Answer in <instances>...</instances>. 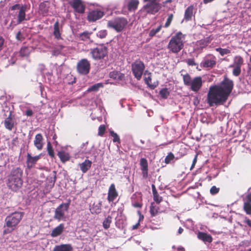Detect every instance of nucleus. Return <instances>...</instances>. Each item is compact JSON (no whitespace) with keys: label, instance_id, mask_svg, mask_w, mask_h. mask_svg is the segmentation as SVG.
I'll list each match as a JSON object with an SVG mask.
<instances>
[{"label":"nucleus","instance_id":"2f4dec72","mask_svg":"<svg viewBox=\"0 0 251 251\" xmlns=\"http://www.w3.org/2000/svg\"><path fill=\"white\" fill-rule=\"evenodd\" d=\"M92 32L86 31L79 34L78 37L79 40L83 41H87L90 39V35L92 34Z\"/></svg>","mask_w":251,"mask_h":251},{"label":"nucleus","instance_id":"6ab92c4d","mask_svg":"<svg viewBox=\"0 0 251 251\" xmlns=\"http://www.w3.org/2000/svg\"><path fill=\"white\" fill-rule=\"evenodd\" d=\"M40 155L32 156L30 154L27 153L26 159V165L28 169H31L36 163L37 161L40 158Z\"/></svg>","mask_w":251,"mask_h":251},{"label":"nucleus","instance_id":"680f3d73","mask_svg":"<svg viewBox=\"0 0 251 251\" xmlns=\"http://www.w3.org/2000/svg\"><path fill=\"white\" fill-rule=\"evenodd\" d=\"M244 223L251 228V220L250 219L246 217L244 221Z\"/></svg>","mask_w":251,"mask_h":251},{"label":"nucleus","instance_id":"f3484780","mask_svg":"<svg viewBox=\"0 0 251 251\" xmlns=\"http://www.w3.org/2000/svg\"><path fill=\"white\" fill-rule=\"evenodd\" d=\"M140 165L143 177L146 179L148 177V164L147 160L145 158H142L140 160Z\"/></svg>","mask_w":251,"mask_h":251},{"label":"nucleus","instance_id":"3c124183","mask_svg":"<svg viewBox=\"0 0 251 251\" xmlns=\"http://www.w3.org/2000/svg\"><path fill=\"white\" fill-rule=\"evenodd\" d=\"M173 18H174V15L173 14H170L169 15V16L167 19V21L165 24V25H164L165 27L167 28L170 25L173 21Z\"/></svg>","mask_w":251,"mask_h":251},{"label":"nucleus","instance_id":"0eeeda50","mask_svg":"<svg viewBox=\"0 0 251 251\" xmlns=\"http://www.w3.org/2000/svg\"><path fill=\"white\" fill-rule=\"evenodd\" d=\"M131 67L134 77L137 80H140L145 69L144 63L140 59H137L132 63Z\"/></svg>","mask_w":251,"mask_h":251},{"label":"nucleus","instance_id":"37998d69","mask_svg":"<svg viewBox=\"0 0 251 251\" xmlns=\"http://www.w3.org/2000/svg\"><path fill=\"white\" fill-rule=\"evenodd\" d=\"M216 51L219 52L220 55L222 56L226 54H229L231 52L230 50L227 49H223L221 48H218L215 49Z\"/></svg>","mask_w":251,"mask_h":251},{"label":"nucleus","instance_id":"b1692460","mask_svg":"<svg viewBox=\"0 0 251 251\" xmlns=\"http://www.w3.org/2000/svg\"><path fill=\"white\" fill-rule=\"evenodd\" d=\"M57 155L60 158L61 162L63 163L69 161L71 158L69 153L64 150L58 151Z\"/></svg>","mask_w":251,"mask_h":251},{"label":"nucleus","instance_id":"6e6552de","mask_svg":"<svg viewBox=\"0 0 251 251\" xmlns=\"http://www.w3.org/2000/svg\"><path fill=\"white\" fill-rule=\"evenodd\" d=\"M70 202L62 203L55 210L53 218L58 221H65L66 214L68 213Z\"/></svg>","mask_w":251,"mask_h":251},{"label":"nucleus","instance_id":"9b49d317","mask_svg":"<svg viewBox=\"0 0 251 251\" xmlns=\"http://www.w3.org/2000/svg\"><path fill=\"white\" fill-rule=\"evenodd\" d=\"M217 63L216 57L213 54H207L201 63V67L206 68H213Z\"/></svg>","mask_w":251,"mask_h":251},{"label":"nucleus","instance_id":"de8ad7c7","mask_svg":"<svg viewBox=\"0 0 251 251\" xmlns=\"http://www.w3.org/2000/svg\"><path fill=\"white\" fill-rule=\"evenodd\" d=\"M175 158V156L174 154L170 152H169L168 155L166 156L165 158V163L166 164H169L170 163L171 161H172Z\"/></svg>","mask_w":251,"mask_h":251},{"label":"nucleus","instance_id":"49530a36","mask_svg":"<svg viewBox=\"0 0 251 251\" xmlns=\"http://www.w3.org/2000/svg\"><path fill=\"white\" fill-rule=\"evenodd\" d=\"M162 28V25H159L156 29H151L149 33V36L152 37L159 32Z\"/></svg>","mask_w":251,"mask_h":251},{"label":"nucleus","instance_id":"5fc2aeb1","mask_svg":"<svg viewBox=\"0 0 251 251\" xmlns=\"http://www.w3.org/2000/svg\"><path fill=\"white\" fill-rule=\"evenodd\" d=\"M186 63L189 66H196L197 65V63H195V60L194 58H189L186 60Z\"/></svg>","mask_w":251,"mask_h":251},{"label":"nucleus","instance_id":"72a5a7b5","mask_svg":"<svg viewBox=\"0 0 251 251\" xmlns=\"http://www.w3.org/2000/svg\"><path fill=\"white\" fill-rule=\"evenodd\" d=\"M30 53V49L27 47H22L20 51L19 54L21 57H27Z\"/></svg>","mask_w":251,"mask_h":251},{"label":"nucleus","instance_id":"bf43d9fd","mask_svg":"<svg viewBox=\"0 0 251 251\" xmlns=\"http://www.w3.org/2000/svg\"><path fill=\"white\" fill-rule=\"evenodd\" d=\"M21 8V5L19 4H16L13 5L10 7V9L11 10H15L16 9H19L20 10V8Z\"/></svg>","mask_w":251,"mask_h":251},{"label":"nucleus","instance_id":"e433bc0d","mask_svg":"<svg viewBox=\"0 0 251 251\" xmlns=\"http://www.w3.org/2000/svg\"><path fill=\"white\" fill-rule=\"evenodd\" d=\"M148 76L147 77H145V78H144V81H145V82L146 84L148 85V86L151 88V89H154L156 85H154V84H152L151 83V73H149L148 74Z\"/></svg>","mask_w":251,"mask_h":251},{"label":"nucleus","instance_id":"1a4fd4ad","mask_svg":"<svg viewBox=\"0 0 251 251\" xmlns=\"http://www.w3.org/2000/svg\"><path fill=\"white\" fill-rule=\"evenodd\" d=\"M90 53L94 60H100L107 56L108 49L103 45H99L90 50Z\"/></svg>","mask_w":251,"mask_h":251},{"label":"nucleus","instance_id":"ddd939ff","mask_svg":"<svg viewBox=\"0 0 251 251\" xmlns=\"http://www.w3.org/2000/svg\"><path fill=\"white\" fill-rule=\"evenodd\" d=\"M104 15V12L100 9H96L89 12L87 20L89 22H94L101 19Z\"/></svg>","mask_w":251,"mask_h":251},{"label":"nucleus","instance_id":"e2e57ef3","mask_svg":"<svg viewBox=\"0 0 251 251\" xmlns=\"http://www.w3.org/2000/svg\"><path fill=\"white\" fill-rule=\"evenodd\" d=\"M246 202L251 203V193L248 194L246 197Z\"/></svg>","mask_w":251,"mask_h":251},{"label":"nucleus","instance_id":"c9c22d12","mask_svg":"<svg viewBox=\"0 0 251 251\" xmlns=\"http://www.w3.org/2000/svg\"><path fill=\"white\" fill-rule=\"evenodd\" d=\"M159 208L156 206L153 202H152L150 207V213L151 217H154L157 215L159 212Z\"/></svg>","mask_w":251,"mask_h":251},{"label":"nucleus","instance_id":"cd10ccee","mask_svg":"<svg viewBox=\"0 0 251 251\" xmlns=\"http://www.w3.org/2000/svg\"><path fill=\"white\" fill-rule=\"evenodd\" d=\"M11 113H10L9 115L6 118L4 122L5 127L9 130H11L14 126V122L11 117Z\"/></svg>","mask_w":251,"mask_h":251},{"label":"nucleus","instance_id":"bb28decb","mask_svg":"<svg viewBox=\"0 0 251 251\" xmlns=\"http://www.w3.org/2000/svg\"><path fill=\"white\" fill-rule=\"evenodd\" d=\"M53 34L56 40L62 39L59 28V23L58 21L55 22L53 25Z\"/></svg>","mask_w":251,"mask_h":251},{"label":"nucleus","instance_id":"a211bd4d","mask_svg":"<svg viewBox=\"0 0 251 251\" xmlns=\"http://www.w3.org/2000/svg\"><path fill=\"white\" fill-rule=\"evenodd\" d=\"M212 38L210 36L207 37L204 39H202L197 41L196 43V46L198 50H202L208 46V45L211 42Z\"/></svg>","mask_w":251,"mask_h":251},{"label":"nucleus","instance_id":"4468645a","mask_svg":"<svg viewBox=\"0 0 251 251\" xmlns=\"http://www.w3.org/2000/svg\"><path fill=\"white\" fill-rule=\"evenodd\" d=\"M202 81L201 76H197L192 79V81L190 85V89L192 91L197 92L202 87Z\"/></svg>","mask_w":251,"mask_h":251},{"label":"nucleus","instance_id":"7c9ffc66","mask_svg":"<svg viewBox=\"0 0 251 251\" xmlns=\"http://www.w3.org/2000/svg\"><path fill=\"white\" fill-rule=\"evenodd\" d=\"M101 210V204L99 202L98 203H94L90 207V211L92 214H99L100 213Z\"/></svg>","mask_w":251,"mask_h":251},{"label":"nucleus","instance_id":"9d476101","mask_svg":"<svg viewBox=\"0 0 251 251\" xmlns=\"http://www.w3.org/2000/svg\"><path fill=\"white\" fill-rule=\"evenodd\" d=\"M76 70L77 72L81 75H87L90 70V63L85 58L81 59L77 64Z\"/></svg>","mask_w":251,"mask_h":251},{"label":"nucleus","instance_id":"f8f14e48","mask_svg":"<svg viewBox=\"0 0 251 251\" xmlns=\"http://www.w3.org/2000/svg\"><path fill=\"white\" fill-rule=\"evenodd\" d=\"M70 5L74 11L79 14H83L85 10V5L81 0H72Z\"/></svg>","mask_w":251,"mask_h":251},{"label":"nucleus","instance_id":"8fccbe9b","mask_svg":"<svg viewBox=\"0 0 251 251\" xmlns=\"http://www.w3.org/2000/svg\"><path fill=\"white\" fill-rule=\"evenodd\" d=\"M153 200L154 201L156 202V203L159 204L162 201V197L159 196L158 192H156L153 194Z\"/></svg>","mask_w":251,"mask_h":251},{"label":"nucleus","instance_id":"5701e85b","mask_svg":"<svg viewBox=\"0 0 251 251\" xmlns=\"http://www.w3.org/2000/svg\"><path fill=\"white\" fill-rule=\"evenodd\" d=\"M64 229V224H60L55 227L51 231L50 236L52 237H56L62 234Z\"/></svg>","mask_w":251,"mask_h":251},{"label":"nucleus","instance_id":"39448f33","mask_svg":"<svg viewBox=\"0 0 251 251\" xmlns=\"http://www.w3.org/2000/svg\"><path fill=\"white\" fill-rule=\"evenodd\" d=\"M128 21L125 17H116L107 22V27L117 32L123 31L127 26Z\"/></svg>","mask_w":251,"mask_h":251},{"label":"nucleus","instance_id":"dca6fc26","mask_svg":"<svg viewBox=\"0 0 251 251\" xmlns=\"http://www.w3.org/2000/svg\"><path fill=\"white\" fill-rule=\"evenodd\" d=\"M27 9V6L26 4L21 5V8L18 12L17 25L20 24L24 21L26 20L25 12Z\"/></svg>","mask_w":251,"mask_h":251},{"label":"nucleus","instance_id":"4be33fe9","mask_svg":"<svg viewBox=\"0 0 251 251\" xmlns=\"http://www.w3.org/2000/svg\"><path fill=\"white\" fill-rule=\"evenodd\" d=\"M197 236L199 239L202 241L204 243L207 242L210 243L212 242L213 238L212 236L206 233L199 231Z\"/></svg>","mask_w":251,"mask_h":251},{"label":"nucleus","instance_id":"f03ea898","mask_svg":"<svg viewBox=\"0 0 251 251\" xmlns=\"http://www.w3.org/2000/svg\"><path fill=\"white\" fill-rule=\"evenodd\" d=\"M23 172L20 167L13 168L7 176L6 181L8 188L15 192L18 191L22 186Z\"/></svg>","mask_w":251,"mask_h":251},{"label":"nucleus","instance_id":"ea45409f","mask_svg":"<svg viewBox=\"0 0 251 251\" xmlns=\"http://www.w3.org/2000/svg\"><path fill=\"white\" fill-rule=\"evenodd\" d=\"M47 150L48 153L49 155L51 158L55 157V155H54V152L53 148L51 145L50 142L49 141L48 142V143H47Z\"/></svg>","mask_w":251,"mask_h":251},{"label":"nucleus","instance_id":"473e14b6","mask_svg":"<svg viewBox=\"0 0 251 251\" xmlns=\"http://www.w3.org/2000/svg\"><path fill=\"white\" fill-rule=\"evenodd\" d=\"M112 222V217L110 215H108L107 217H106L103 222H102V226L105 229H107L110 226V225Z\"/></svg>","mask_w":251,"mask_h":251},{"label":"nucleus","instance_id":"774afa93","mask_svg":"<svg viewBox=\"0 0 251 251\" xmlns=\"http://www.w3.org/2000/svg\"><path fill=\"white\" fill-rule=\"evenodd\" d=\"M133 206L134 207L141 208L142 207V204H141L139 202H135L133 204Z\"/></svg>","mask_w":251,"mask_h":251},{"label":"nucleus","instance_id":"603ef678","mask_svg":"<svg viewBox=\"0 0 251 251\" xmlns=\"http://www.w3.org/2000/svg\"><path fill=\"white\" fill-rule=\"evenodd\" d=\"M106 127L104 125H100L99 127L98 135L102 136L105 131Z\"/></svg>","mask_w":251,"mask_h":251},{"label":"nucleus","instance_id":"6e6d98bb","mask_svg":"<svg viewBox=\"0 0 251 251\" xmlns=\"http://www.w3.org/2000/svg\"><path fill=\"white\" fill-rule=\"evenodd\" d=\"M98 35L100 38H103L105 37L107 35L106 30H103L100 31V32H99Z\"/></svg>","mask_w":251,"mask_h":251},{"label":"nucleus","instance_id":"09e8293b","mask_svg":"<svg viewBox=\"0 0 251 251\" xmlns=\"http://www.w3.org/2000/svg\"><path fill=\"white\" fill-rule=\"evenodd\" d=\"M110 135L113 137V142H118L119 143H120V139L118 135L114 132L113 131H110Z\"/></svg>","mask_w":251,"mask_h":251},{"label":"nucleus","instance_id":"338daca9","mask_svg":"<svg viewBox=\"0 0 251 251\" xmlns=\"http://www.w3.org/2000/svg\"><path fill=\"white\" fill-rule=\"evenodd\" d=\"M140 225V223H139V222H138L137 224L133 225L132 227V229L135 230L139 228V226Z\"/></svg>","mask_w":251,"mask_h":251},{"label":"nucleus","instance_id":"c85d7f7f","mask_svg":"<svg viewBox=\"0 0 251 251\" xmlns=\"http://www.w3.org/2000/svg\"><path fill=\"white\" fill-rule=\"evenodd\" d=\"M194 6L192 5L189 6L185 11L184 20L186 21H191L193 15Z\"/></svg>","mask_w":251,"mask_h":251},{"label":"nucleus","instance_id":"393cba45","mask_svg":"<svg viewBox=\"0 0 251 251\" xmlns=\"http://www.w3.org/2000/svg\"><path fill=\"white\" fill-rule=\"evenodd\" d=\"M92 161L85 159L84 162L79 164L80 170L83 173H86L91 167Z\"/></svg>","mask_w":251,"mask_h":251},{"label":"nucleus","instance_id":"423d86ee","mask_svg":"<svg viewBox=\"0 0 251 251\" xmlns=\"http://www.w3.org/2000/svg\"><path fill=\"white\" fill-rule=\"evenodd\" d=\"M146 2L139 11V13L143 17H146L147 14L154 15L161 8V4L158 2L151 0Z\"/></svg>","mask_w":251,"mask_h":251},{"label":"nucleus","instance_id":"c03bdc74","mask_svg":"<svg viewBox=\"0 0 251 251\" xmlns=\"http://www.w3.org/2000/svg\"><path fill=\"white\" fill-rule=\"evenodd\" d=\"M103 87V84L101 83H98L96 84H94L88 88L87 91L92 92V91H97L99 90V88Z\"/></svg>","mask_w":251,"mask_h":251},{"label":"nucleus","instance_id":"2eb2a0df","mask_svg":"<svg viewBox=\"0 0 251 251\" xmlns=\"http://www.w3.org/2000/svg\"><path fill=\"white\" fill-rule=\"evenodd\" d=\"M118 192H117L115 185L114 183L111 184L108 189L107 194V201L110 203L113 202V201L118 197Z\"/></svg>","mask_w":251,"mask_h":251},{"label":"nucleus","instance_id":"7ed1b4c3","mask_svg":"<svg viewBox=\"0 0 251 251\" xmlns=\"http://www.w3.org/2000/svg\"><path fill=\"white\" fill-rule=\"evenodd\" d=\"M23 215L20 212H14L8 215L5 219L3 234L11 233L16 230L23 218Z\"/></svg>","mask_w":251,"mask_h":251},{"label":"nucleus","instance_id":"412c9836","mask_svg":"<svg viewBox=\"0 0 251 251\" xmlns=\"http://www.w3.org/2000/svg\"><path fill=\"white\" fill-rule=\"evenodd\" d=\"M49 9V2L48 1L41 2L39 4V12L43 16H47Z\"/></svg>","mask_w":251,"mask_h":251},{"label":"nucleus","instance_id":"052dcab7","mask_svg":"<svg viewBox=\"0 0 251 251\" xmlns=\"http://www.w3.org/2000/svg\"><path fill=\"white\" fill-rule=\"evenodd\" d=\"M4 42V39L1 36L0 37V51H1L3 47V44Z\"/></svg>","mask_w":251,"mask_h":251},{"label":"nucleus","instance_id":"4d7b16f0","mask_svg":"<svg viewBox=\"0 0 251 251\" xmlns=\"http://www.w3.org/2000/svg\"><path fill=\"white\" fill-rule=\"evenodd\" d=\"M59 49H58V50H54L52 51V54L56 55V54H58L59 53H60V52H61V51L62 50L63 48H64V46H62V45H60L59 46Z\"/></svg>","mask_w":251,"mask_h":251},{"label":"nucleus","instance_id":"69168bd1","mask_svg":"<svg viewBox=\"0 0 251 251\" xmlns=\"http://www.w3.org/2000/svg\"><path fill=\"white\" fill-rule=\"evenodd\" d=\"M25 114L27 116H31L33 115V111L31 109H28L26 111Z\"/></svg>","mask_w":251,"mask_h":251},{"label":"nucleus","instance_id":"c756f323","mask_svg":"<svg viewBox=\"0 0 251 251\" xmlns=\"http://www.w3.org/2000/svg\"><path fill=\"white\" fill-rule=\"evenodd\" d=\"M73 249L70 244H61L55 246L53 251H73Z\"/></svg>","mask_w":251,"mask_h":251},{"label":"nucleus","instance_id":"79ce46f5","mask_svg":"<svg viewBox=\"0 0 251 251\" xmlns=\"http://www.w3.org/2000/svg\"><path fill=\"white\" fill-rule=\"evenodd\" d=\"M88 142H86L83 143L81 146V151L82 153L84 154H90L91 153V150L90 148H87Z\"/></svg>","mask_w":251,"mask_h":251},{"label":"nucleus","instance_id":"f257e3e1","mask_svg":"<svg viewBox=\"0 0 251 251\" xmlns=\"http://www.w3.org/2000/svg\"><path fill=\"white\" fill-rule=\"evenodd\" d=\"M233 86V81L226 76L220 84L211 86L207 96V103L210 106L224 104L227 100Z\"/></svg>","mask_w":251,"mask_h":251},{"label":"nucleus","instance_id":"a19ab883","mask_svg":"<svg viewBox=\"0 0 251 251\" xmlns=\"http://www.w3.org/2000/svg\"><path fill=\"white\" fill-rule=\"evenodd\" d=\"M159 94L162 98L166 99L170 95V92L167 88H164L160 90Z\"/></svg>","mask_w":251,"mask_h":251},{"label":"nucleus","instance_id":"a18cd8bd","mask_svg":"<svg viewBox=\"0 0 251 251\" xmlns=\"http://www.w3.org/2000/svg\"><path fill=\"white\" fill-rule=\"evenodd\" d=\"M243 209L246 213L248 215L251 214V203L244 202Z\"/></svg>","mask_w":251,"mask_h":251},{"label":"nucleus","instance_id":"a878e982","mask_svg":"<svg viewBox=\"0 0 251 251\" xmlns=\"http://www.w3.org/2000/svg\"><path fill=\"white\" fill-rule=\"evenodd\" d=\"M139 4L138 0H129L126 5L128 11H135L137 9Z\"/></svg>","mask_w":251,"mask_h":251},{"label":"nucleus","instance_id":"0e129e2a","mask_svg":"<svg viewBox=\"0 0 251 251\" xmlns=\"http://www.w3.org/2000/svg\"><path fill=\"white\" fill-rule=\"evenodd\" d=\"M16 38L18 40L21 41L22 39V33L20 31H18L16 34Z\"/></svg>","mask_w":251,"mask_h":251},{"label":"nucleus","instance_id":"864d4df0","mask_svg":"<svg viewBox=\"0 0 251 251\" xmlns=\"http://www.w3.org/2000/svg\"><path fill=\"white\" fill-rule=\"evenodd\" d=\"M220 188L215 186H213L210 189V193L211 195H214L219 193Z\"/></svg>","mask_w":251,"mask_h":251},{"label":"nucleus","instance_id":"f704fd0d","mask_svg":"<svg viewBox=\"0 0 251 251\" xmlns=\"http://www.w3.org/2000/svg\"><path fill=\"white\" fill-rule=\"evenodd\" d=\"M244 64V59L240 55H236L233 58V63L232 65L234 66H238L241 67Z\"/></svg>","mask_w":251,"mask_h":251},{"label":"nucleus","instance_id":"13d9d810","mask_svg":"<svg viewBox=\"0 0 251 251\" xmlns=\"http://www.w3.org/2000/svg\"><path fill=\"white\" fill-rule=\"evenodd\" d=\"M197 157H198V154H196L195 156V157L193 160V162H192V164L191 165V166L190 167V170H192L193 169V168L195 167V165H196V164L197 163Z\"/></svg>","mask_w":251,"mask_h":251},{"label":"nucleus","instance_id":"aec40b11","mask_svg":"<svg viewBox=\"0 0 251 251\" xmlns=\"http://www.w3.org/2000/svg\"><path fill=\"white\" fill-rule=\"evenodd\" d=\"M43 137L41 133H38L35 135L34 140V145L38 150H41L44 146Z\"/></svg>","mask_w":251,"mask_h":251},{"label":"nucleus","instance_id":"4c0bfd02","mask_svg":"<svg viewBox=\"0 0 251 251\" xmlns=\"http://www.w3.org/2000/svg\"><path fill=\"white\" fill-rule=\"evenodd\" d=\"M230 68H233L232 75L235 76H238L241 73V67L230 65Z\"/></svg>","mask_w":251,"mask_h":251},{"label":"nucleus","instance_id":"20e7f679","mask_svg":"<svg viewBox=\"0 0 251 251\" xmlns=\"http://www.w3.org/2000/svg\"><path fill=\"white\" fill-rule=\"evenodd\" d=\"M185 35L178 31L172 37L168 43L167 48L174 53H177L183 48L185 43Z\"/></svg>","mask_w":251,"mask_h":251},{"label":"nucleus","instance_id":"58836bf2","mask_svg":"<svg viewBox=\"0 0 251 251\" xmlns=\"http://www.w3.org/2000/svg\"><path fill=\"white\" fill-rule=\"evenodd\" d=\"M182 75L183 76V80L184 85L187 86H189L192 81V79L190 75L188 74H186L184 75Z\"/></svg>","mask_w":251,"mask_h":251}]
</instances>
